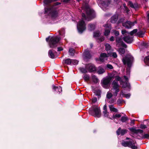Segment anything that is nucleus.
I'll return each mask as SVG.
<instances>
[{
  "instance_id": "1",
  "label": "nucleus",
  "mask_w": 149,
  "mask_h": 149,
  "mask_svg": "<svg viewBox=\"0 0 149 149\" xmlns=\"http://www.w3.org/2000/svg\"><path fill=\"white\" fill-rule=\"evenodd\" d=\"M83 7L85 9L87 16L86 17L85 14L83 13L82 15V19H86L88 21L91 19L94 13V11L89 7L87 4H85L84 6Z\"/></svg>"
},
{
  "instance_id": "2",
  "label": "nucleus",
  "mask_w": 149,
  "mask_h": 149,
  "mask_svg": "<svg viewBox=\"0 0 149 149\" xmlns=\"http://www.w3.org/2000/svg\"><path fill=\"white\" fill-rule=\"evenodd\" d=\"M45 13L47 14L53 18L58 16V12L55 6H49L45 8Z\"/></svg>"
},
{
  "instance_id": "3",
  "label": "nucleus",
  "mask_w": 149,
  "mask_h": 149,
  "mask_svg": "<svg viewBox=\"0 0 149 149\" xmlns=\"http://www.w3.org/2000/svg\"><path fill=\"white\" fill-rule=\"evenodd\" d=\"M109 56H111L114 58H116L117 57L116 53L115 52H112L111 53H108L107 54L106 53H103L100 54L99 59L101 62H104L105 60H107V58Z\"/></svg>"
},
{
  "instance_id": "4",
  "label": "nucleus",
  "mask_w": 149,
  "mask_h": 149,
  "mask_svg": "<svg viewBox=\"0 0 149 149\" xmlns=\"http://www.w3.org/2000/svg\"><path fill=\"white\" fill-rule=\"evenodd\" d=\"M89 113L95 117L99 118L101 115L100 108L97 106H94L92 107V110L89 111Z\"/></svg>"
},
{
  "instance_id": "5",
  "label": "nucleus",
  "mask_w": 149,
  "mask_h": 149,
  "mask_svg": "<svg viewBox=\"0 0 149 149\" xmlns=\"http://www.w3.org/2000/svg\"><path fill=\"white\" fill-rule=\"evenodd\" d=\"M114 77V74L112 73L109 77L104 79L102 82V86L104 88H108L112 79Z\"/></svg>"
},
{
  "instance_id": "6",
  "label": "nucleus",
  "mask_w": 149,
  "mask_h": 149,
  "mask_svg": "<svg viewBox=\"0 0 149 149\" xmlns=\"http://www.w3.org/2000/svg\"><path fill=\"white\" fill-rule=\"evenodd\" d=\"M60 38L58 36H53L50 38L49 44L50 47L53 48L56 47V44L60 40Z\"/></svg>"
},
{
  "instance_id": "7",
  "label": "nucleus",
  "mask_w": 149,
  "mask_h": 149,
  "mask_svg": "<svg viewBox=\"0 0 149 149\" xmlns=\"http://www.w3.org/2000/svg\"><path fill=\"white\" fill-rule=\"evenodd\" d=\"M112 87V90L115 91L113 93V95L116 96L117 95L119 91V85L118 83V81L114 80L111 84Z\"/></svg>"
},
{
  "instance_id": "8",
  "label": "nucleus",
  "mask_w": 149,
  "mask_h": 149,
  "mask_svg": "<svg viewBox=\"0 0 149 149\" xmlns=\"http://www.w3.org/2000/svg\"><path fill=\"white\" fill-rule=\"evenodd\" d=\"M77 28L79 33H82L86 29L85 24L84 22L82 20L80 21L77 25Z\"/></svg>"
},
{
  "instance_id": "9",
  "label": "nucleus",
  "mask_w": 149,
  "mask_h": 149,
  "mask_svg": "<svg viewBox=\"0 0 149 149\" xmlns=\"http://www.w3.org/2000/svg\"><path fill=\"white\" fill-rule=\"evenodd\" d=\"M133 58L131 56L126 57L125 58L123 59L122 61L123 63L124 64H127V66L130 67L131 66Z\"/></svg>"
},
{
  "instance_id": "10",
  "label": "nucleus",
  "mask_w": 149,
  "mask_h": 149,
  "mask_svg": "<svg viewBox=\"0 0 149 149\" xmlns=\"http://www.w3.org/2000/svg\"><path fill=\"white\" fill-rule=\"evenodd\" d=\"M116 41V46L118 47H119L120 46H122L125 47H127L126 45L124 43L121 38L120 37H117Z\"/></svg>"
},
{
  "instance_id": "11",
  "label": "nucleus",
  "mask_w": 149,
  "mask_h": 149,
  "mask_svg": "<svg viewBox=\"0 0 149 149\" xmlns=\"http://www.w3.org/2000/svg\"><path fill=\"white\" fill-rule=\"evenodd\" d=\"M136 23V21H135L134 22H131L127 21L123 23V25L127 29H130Z\"/></svg>"
},
{
  "instance_id": "12",
  "label": "nucleus",
  "mask_w": 149,
  "mask_h": 149,
  "mask_svg": "<svg viewBox=\"0 0 149 149\" xmlns=\"http://www.w3.org/2000/svg\"><path fill=\"white\" fill-rule=\"evenodd\" d=\"M104 26L105 27V32L104 33V35L105 36H107L110 33L111 29V26L110 24H105Z\"/></svg>"
},
{
  "instance_id": "13",
  "label": "nucleus",
  "mask_w": 149,
  "mask_h": 149,
  "mask_svg": "<svg viewBox=\"0 0 149 149\" xmlns=\"http://www.w3.org/2000/svg\"><path fill=\"white\" fill-rule=\"evenodd\" d=\"M86 68L88 69L89 72H94L96 70L95 66L92 64L86 65Z\"/></svg>"
},
{
  "instance_id": "14",
  "label": "nucleus",
  "mask_w": 149,
  "mask_h": 149,
  "mask_svg": "<svg viewBox=\"0 0 149 149\" xmlns=\"http://www.w3.org/2000/svg\"><path fill=\"white\" fill-rule=\"evenodd\" d=\"M136 142L132 140L128 141V147L131 148L132 149H136L137 147L136 146Z\"/></svg>"
},
{
  "instance_id": "15",
  "label": "nucleus",
  "mask_w": 149,
  "mask_h": 149,
  "mask_svg": "<svg viewBox=\"0 0 149 149\" xmlns=\"http://www.w3.org/2000/svg\"><path fill=\"white\" fill-rule=\"evenodd\" d=\"M127 130L126 129L121 130L120 127L118 128L116 131V133L118 135L121 134L123 135L127 133Z\"/></svg>"
},
{
  "instance_id": "16",
  "label": "nucleus",
  "mask_w": 149,
  "mask_h": 149,
  "mask_svg": "<svg viewBox=\"0 0 149 149\" xmlns=\"http://www.w3.org/2000/svg\"><path fill=\"white\" fill-rule=\"evenodd\" d=\"M124 40L127 43H131L133 41L132 38L130 36H126L123 38Z\"/></svg>"
},
{
  "instance_id": "17",
  "label": "nucleus",
  "mask_w": 149,
  "mask_h": 149,
  "mask_svg": "<svg viewBox=\"0 0 149 149\" xmlns=\"http://www.w3.org/2000/svg\"><path fill=\"white\" fill-rule=\"evenodd\" d=\"M131 131L136 134H142L143 132V130H136L134 128H131Z\"/></svg>"
},
{
  "instance_id": "18",
  "label": "nucleus",
  "mask_w": 149,
  "mask_h": 149,
  "mask_svg": "<svg viewBox=\"0 0 149 149\" xmlns=\"http://www.w3.org/2000/svg\"><path fill=\"white\" fill-rule=\"evenodd\" d=\"M53 89L55 91L57 92L56 89H57L58 93H60L62 91V89L61 87L59 86H56L54 85L52 86Z\"/></svg>"
},
{
  "instance_id": "19",
  "label": "nucleus",
  "mask_w": 149,
  "mask_h": 149,
  "mask_svg": "<svg viewBox=\"0 0 149 149\" xmlns=\"http://www.w3.org/2000/svg\"><path fill=\"white\" fill-rule=\"evenodd\" d=\"M55 52L54 51H52V50H50L48 52V55L49 56L52 58H55Z\"/></svg>"
},
{
  "instance_id": "20",
  "label": "nucleus",
  "mask_w": 149,
  "mask_h": 149,
  "mask_svg": "<svg viewBox=\"0 0 149 149\" xmlns=\"http://www.w3.org/2000/svg\"><path fill=\"white\" fill-rule=\"evenodd\" d=\"M84 55L87 58H90L91 57L89 51L87 49L85 50Z\"/></svg>"
},
{
  "instance_id": "21",
  "label": "nucleus",
  "mask_w": 149,
  "mask_h": 149,
  "mask_svg": "<svg viewBox=\"0 0 149 149\" xmlns=\"http://www.w3.org/2000/svg\"><path fill=\"white\" fill-rule=\"evenodd\" d=\"M118 16L117 15H114L112 16L111 19V22L113 23H115L118 19Z\"/></svg>"
},
{
  "instance_id": "22",
  "label": "nucleus",
  "mask_w": 149,
  "mask_h": 149,
  "mask_svg": "<svg viewBox=\"0 0 149 149\" xmlns=\"http://www.w3.org/2000/svg\"><path fill=\"white\" fill-rule=\"evenodd\" d=\"M128 5L131 7L134 8H137L138 7V5L136 3L133 4V3L131 1L128 2Z\"/></svg>"
},
{
  "instance_id": "23",
  "label": "nucleus",
  "mask_w": 149,
  "mask_h": 149,
  "mask_svg": "<svg viewBox=\"0 0 149 149\" xmlns=\"http://www.w3.org/2000/svg\"><path fill=\"white\" fill-rule=\"evenodd\" d=\"M109 106L110 110L111 111L113 112H117L118 111V110L117 109L114 108L113 105H109Z\"/></svg>"
},
{
  "instance_id": "24",
  "label": "nucleus",
  "mask_w": 149,
  "mask_h": 149,
  "mask_svg": "<svg viewBox=\"0 0 149 149\" xmlns=\"http://www.w3.org/2000/svg\"><path fill=\"white\" fill-rule=\"evenodd\" d=\"M72 60L70 58H68L67 59L64 60L63 61V63H65L67 64V65H70L71 64Z\"/></svg>"
},
{
  "instance_id": "25",
  "label": "nucleus",
  "mask_w": 149,
  "mask_h": 149,
  "mask_svg": "<svg viewBox=\"0 0 149 149\" xmlns=\"http://www.w3.org/2000/svg\"><path fill=\"white\" fill-rule=\"evenodd\" d=\"M126 73V75H127V76H124V77L125 78V79L126 81H127L128 79L127 77V76L128 77L130 75V70L129 69H127Z\"/></svg>"
},
{
  "instance_id": "26",
  "label": "nucleus",
  "mask_w": 149,
  "mask_h": 149,
  "mask_svg": "<svg viewBox=\"0 0 149 149\" xmlns=\"http://www.w3.org/2000/svg\"><path fill=\"white\" fill-rule=\"evenodd\" d=\"M92 79L93 81L95 83H97L99 81L98 79L95 75H93L92 76Z\"/></svg>"
},
{
  "instance_id": "27",
  "label": "nucleus",
  "mask_w": 149,
  "mask_h": 149,
  "mask_svg": "<svg viewBox=\"0 0 149 149\" xmlns=\"http://www.w3.org/2000/svg\"><path fill=\"white\" fill-rule=\"evenodd\" d=\"M105 72L104 70L102 67H99L97 71V73L99 74H101Z\"/></svg>"
},
{
  "instance_id": "28",
  "label": "nucleus",
  "mask_w": 149,
  "mask_h": 149,
  "mask_svg": "<svg viewBox=\"0 0 149 149\" xmlns=\"http://www.w3.org/2000/svg\"><path fill=\"white\" fill-rule=\"evenodd\" d=\"M110 0H108V2L105 1H103V2L102 3V6L104 8H106L108 6V4L109 3L110 1Z\"/></svg>"
},
{
  "instance_id": "29",
  "label": "nucleus",
  "mask_w": 149,
  "mask_h": 149,
  "mask_svg": "<svg viewBox=\"0 0 149 149\" xmlns=\"http://www.w3.org/2000/svg\"><path fill=\"white\" fill-rule=\"evenodd\" d=\"M87 69L86 68H80L79 70L83 73H86L87 72Z\"/></svg>"
},
{
  "instance_id": "30",
  "label": "nucleus",
  "mask_w": 149,
  "mask_h": 149,
  "mask_svg": "<svg viewBox=\"0 0 149 149\" xmlns=\"http://www.w3.org/2000/svg\"><path fill=\"white\" fill-rule=\"evenodd\" d=\"M88 28L90 31L93 30L95 28V25L93 24H89L88 25Z\"/></svg>"
},
{
  "instance_id": "31",
  "label": "nucleus",
  "mask_w": 149,
  "mask_h": 149,
  "mask_svg": "<svg viewBox=\"0 0 149 149\" xmlns=\"http://www.w3.org/2000/svg\"><path fill=\"white\" fill-rule=\"evenodd\" d=\"M69 52L70 55L71 56H73L74 53V49L73 48L70 49Z\"/></svg>"
},
{
  "instance_id": "32",
  "label": "nucleus",
  "mask_w": 149,
  "mask_h": 149,
  "mask_svg": "<svg viewBox=\"0 0 149 149\" xmlns=\"http://www.w3.org/2000/svg\"><path fill=\"white\" fill-rule=\"evenodd\" d=\"M113 96L112 94L110 92H108L107 94L106 97L107 99H110Z\"/></svg>"
},
{
  "instance_id": "33",
  "label": "nucleus",
  "mask_w": 149,
  "mask_h": 149,
  "mask_svg": "<svg viewBox=\"0 0 149 149\" xmlns=\"http://www.w3.org/2000/svg\"><path fill=\"white\" fill-rule=\"evenodd\" d=\"M144 61L146 63H147L149 65V55L145 58Z\"/></svg>"
},
{
  "instance_id": "34",
  "label": "nucleus",
  "mask_w": 149,
  "mask_h": 149,
  "mask_svg": "<svg viewBox=\"0 0 149 149\" xmlns=\"http://www.w3.org/2000/svg\"><path fill=\"white\" fill-rule=\"evenodd\" d=\"M128 120L127 117L126 116H123L121 117V120L123 122H125Z\"/></svg>"
},
{
  "instance_id": "35",
  "label": "nucleus",
  "mask_w": 149,
  "mask_h": 149,
  "mask_svg": "<svg viewBox=\"0 0 149 149\" xmlns=\"http://www.w3.org/2000/svg\"><path fill=\"white\" fill-rule=\"evenodd\" d=\"M118 51L121 54H124L125 53V49L123 48H121L119 49Z\"/></svg>"
},
{
  "instance_id": "36",
  "label": "nucleus",
  "mask_w": 149,
  "mask_h": 149,
  "mask_svg": "<svg viewBox=\"0 0 149 149\" xmlns=\"http://www.w3.org/2000/svg\"><path fill=\"white\" fill-rule=\"evenodd\" d=\"M105 46L106 50L107 51H108V50H110L111 47L109 44H106L105 45Z\"/></svg>"
},
{
  "instance_id": "37",
  "label": "nucleus",
  "mask_w": 149,
  "mask_h": 149,
  "mask_svg": "<svg viewBox=\"0 0 149 149\" xmlns=\"http://www.w3.org/2000/svg\"><path fill=\"white\" fill-rule=\"evenodd\" d=\"M83 78L85 81H87L89 79V76L87 74H85L83 77Z\"/></svg>"
},
{
  "instance_id": "38",
  "label": "nucleus",
  "mask_w": 149,
  "mask_h": 149,
  "mask_svg": "<svg viewBox=\"0 0 149 149\" xmlns=\"http://www.w3.org/2000/svg\"><path fill=\"white\" fill-rule=\"evenodd\" d=\"M137 29H135L133 30L132 31H131V32H130V33H129V34L131 35H133L136 32H137Z\"/></svg>"
},
{
  "instance_id": "39",
  "label": "nucleus",
  "mask_w": 149,
  "mask_h": 149,
  "mask_svg": "<svg viewBox=\"0 0 149 149\" xmlns=\"http://www.w3.org/2000/svg\"><path fill=\"white\" fill-rule=\"evenodd\" d=\"M78 61L76 60H72L71 64L73 65H76L78 63Z\"/></svg>"
},
{
  "instance_id": "40",
  "label": "nucleus",
  "mask_w": 149,
  "mask_h": 149,
  "mask_svg": "<svg viewBox=\"0 0 149 149\" xmlns=\"http://www.w3.org/2000/svg\"><path fill=\"white\" fill-rule=\"evenodd\" d=\"M122 146L124 147H128V141H124L122 143Z\"/></svg>"
},
{
  "instance_id": "41",
  "label": "nucleus",
  "mask_w": 149,
  "mask_h": 149,
  "mask_svg": "<svg viewBox=\"0 0 149 149\" xmlns=\"http://www.w3.org/2000/svg\"><path fill=\"white\" fill-rule=\"evenodd\" d=\"M100 35V33L99 31H97L95 32L94 33V37H98Z\"/></svg>"
},
{
  "instance_id": "42",
  "label": "nucleus",
  "mask_w": 149,
  "mask_h": 149,
  "mask_svg": "<svg viewBox=\"0 0 149 149\" xmlns=\"http://www.w3.org/2000/svg\"><path fill=\"white\" fill-rule=\"evenodd\" d=\"M144 33V32L141 31H139L138 32V34L139 37H142V35H143Z\"/></svg>"
},
{
  "instance_id": "43",
  "label": "nucleus",
  "mask_w": 149,
  "mask_h": 149,
  "mask_svg": "<svg viewBox=\"0 0 149 149\" xmlns=\"http://www.w3.org/2000/svg\"><path fill=\"white\" fill-rule=\"evenodd\" d=\"M112 32L116 36H118L119 35V32L117 31L113 30Z\"/></svg>"
},
{
  "instance_id": "44",
  "label": "nucleus",
  "mask_w": 149,
  "mask_h": 149,
  "mask_svg": "<svg viewBox=\"0 0 149 149\" xmlns=\"http://www.w3.org/2000/svg\"><path fill=\"white\" fill-rule=\"evenodd\" d=\"M116 100V99H111L109 101V103L110 104L113 103L115 102Z\"/></svg>"
},
{
  "instance_id": "45",
  "label": "nucleus",
  "mask_w": 149,
  "mask_h": 149,
  "mask_svg": "<svg viewBox=\"0 0 149 149\" xmlns=\"http://www.w3.org/2000/svg\"><path fill=\"white\" fill-rule=\"evenodd\" d=\"M103 113L104 116L108 117V112L107 111H103Z\"/></svg>"
},
{
  "instance_id": "46",
  "label": "nucleus",
  "mask_w": 149,
  "mask_h": 149,
  "mask_svg": "<svg viewBox=\"0 0 149 149\" xmlns=\"http://www.w3.org/2000/svg\"><path fill=\"white\" fill-rule=\"evenodd\" d=\"M107 67L108 69H112L113 68V66L111 64H108L107 65Z\"/></svg>"
},
{
  "instance_id": "47",
  "label": "nucleus",
  "mask_w": 149,
  "mask_h": 149,
  "mask_svg": "<svg viewBox=\"0 0 149 149\" xmlns=\"http://www.w3.org/2000/svg\"><path fill=\"white\" fill-rule=\"evenodd\" d=\"M121 115L120 114H116L115 115L113 116V118H119L120 117Z\"/></svg>"
},
{
  "instance_id": "48",
  "label": "nucleus",
  "mask_w": 149,
  "mask_h": 149,
  "mask_svg": "<svg viewBox=\"0 0 149 149\" xmlns=\"http://www.w3.org/2000/svg\"><path fill=\"white\" fill-rule=\"evenodd\" d=\"M123 95H124V96L126 97L127 98H129L130 96V93Z\"/></svg>"
},
{
  "instance_id": "49",
  "label": "nucleus",
  "mask_w": 149,
  "mask_h": 149,
  "mask_svg": "<svg viewBox=\"0 0 149 149\" xmlns=\"http://www.w3.org/2000/svg\"><path fill=\"white\" fill-rule=\"evenodd\" d=\"M147 127L145 125H140V128L142 129H144Z\"/></svg>"
},
{
  "instance_id": "50",
  "label": "nucleus",
  "mask_w": 149,
  "mask_h": 149,
  "mask_svg": "<svg viewBox=\"0 0 149 149\" xmlns=\"http://www.w3.org/2000/svg\"><path fill=\"white\" fill-rule=\"evenodd\" d=\"M149 136V135L148 134H145L143 136V138H148Z\"/></svg>"
},
{
  "instance_id": "51",
  "label": "nucleus",
  "mask_w": 149,
  "mask_h": 149,
  "mask_svg": "<svg viewBox=\"0 0 149 149\" xmlns=\"http://www.w3.org/2000/svg\"><path fill=\"white\" fill-rule=\"evenodd\" d=\"M122 34H124L125 33L129 34V33L127 32L125 30H123L122 31Z\"/></svg>"
},
{
  "instance_id": "52",
  "label": "nucleus",
  "mask_w": 149,
  "mask_h": 149,
  "mask_svg": "<svg viewBox=\"0 0 149 149\" xmlns=\"http://www.w3.org/2000/svg\"><path fill=\"white\" fill-rule=\"evenodd\" d=\"M115 78L116 80V81H120V78L119 76H116L115 77Z\"/></svg>"
},
{
  "instance_id": "53",
  "label": "nucleus",
  "mask_w": 149,
  "mask_h": 149,
  "mask_svg": "<svg viewBox=\"0 0 149 149\" xmlns=\"http://www.w3.org/2000/svg\"><path fill=\"white\" fill-rule=\"evenodd\" d=\"M104 40V38L103 37H102L100 38L99 39V42H101L103 41Z\"/></svg>"
},
{
  "instance_id": "54",
  "label": "nucleus",
  "mask_w": 149,
  "mask_h": 149,
  "mask_svg": "<svg viewBox=\"0 0 149 149\" xmlns=\"http://www.w3.org/2000/svg\"><path fill=\"white\" fill-rule=\"evenodd\" d=\"M107 106L106 104H105L104 106V107H103L104 111H107Z\"/></svg>"
},
{
  "instance_id": "55",
  "label": "nucleus",
  "mask_w": 149,
  "mask_h": 149,
  "mask_svg": "<svg viewBox=\"0 0 149 149\" xmlns=\"http://www.w3.org/2000/svg\"><path fill=\"white\" fill-rule=\"evenodd\" d=\"M92 102H96L97 101V99L96 98H93L92 99Z\"/></svg>"
},
{
  "instance_id": "56",
  "label": "nucleus",
  "mask_w": 149,
  "mask_h": 149,
  "mask_svg": "<svg viewBox=\"0 0 149 149\" xmlns=\"http://www.w3.org/2000/svg\"><path fill=\"white\" fill-rule=\"evenodd\" d=\"M110 40L111 41H113L114 40V37L113 36H111L110 39Z\"/></svg>"
},
{
  "instance_id": "57",
  "label": "nucleus",
  "mask_w": 149,
  "mask_h": 149,
  "mask_svg": "<svg viewBox=\"0 0 149 149\" xmlns=\"http://www.w3.org/2000/svg\"><path fill=\"white\" fill-rule=\"evenodd\" d=\"M63 50V49L61 47H58V51H61Z\"/></svg>"
},
{
  "instance_id": "58",
  "label": "nucleus",
  "mask_w": 149,
  "mask_h": 149,
  "mask_svg": "<svg viewBox=\"0 0 149 149\" xmlns=\"http://www.w3.org/2000/svg\"><path fill=\"white\" fill-rule=\"evenodd\" d=\"M124 20V19H120L118 22V23H120L121 22H122Z\"/></svg>"
},
{
  "instance_id": "59",
  "label": "nucleus",
  "mask_w": 149,
  "mask_h": 149,
  "mask_svg": "<svg viewBox=\"0 0 149 149\" xmlns=\"http://www.w3.org/2000/svg\"><path fill=\"white\" fill-rule=\"evenodd\" d=\"M134 121H135V120H132L131 121V124L132 125L134 124Z\"/></svg>"
},
{
  "instance_id": "60",
  "label": "nucleus",
  "mask_w": 149,
  "mask_h": 149,
  "mask_svg": "<svg viewBox=\"0 0 149 149\" xmlns=\"http://www.w3.org/2000/svg\"><path fill=\"white\" fill-rule=\"evenodd\" d=\"M49 37L48 38H46V40L47 42H48L49 41Z\"/></svg>"
},
{
  "instance_id": "61",
  "label": "nucleus",
  "mask_w": 149,
  "mask_h": 149,
  "mask_svg": "<svg viewBox=\"0 0 149 149\" xmlns=\"http://www.w3.org/2000/svg\"><path fill=\"white\" fill-rule=\"evenodd\" d=\"M70 0H63V1L65 2H68Z\"/></svg>"
},
{
  "instance_id": "62",
  "label": "nucleus",
  "mask_w": 149,
  "mask_h": 149,
  "mask_svg": "<svg viewBox=\"0 0 149 149\" xmlns=\"http://www.w3.org/2000/svg\"><path fill=\"white\" fill-rule=\"evenodd\" d=\"M123 6H124V7L125 8H126V4H123Z\"/></svg>"
},
{
  "instance_id": "63",
  "label": "nucleus",
  "mask_w": 149,
  "mask_h": 149,
  "mask_svg": "<svg viewBox=\"0 0 149 149\" xmlns=\"http://www.w3.org/2000/svg\"><path fill=\"white\" fill-rule=\"evenodd\" d=\"M90 46H91V47L92 48L93 46V45L92 44H91Z\"/></svg>"
},
{
  "instance_id": "64",
  "label": "nucleus",
  "mask_w": 149,
  "mask_h": 149,
  "mask_svg": "<svg viewBox=\"0 0 149 149\" xmlns=\"http://www.w3.org/2000/svg\"><path fill=\"white\" fill-rule=\"evenodd\" d=\"M130 139L129 138H128V137H127L126 138V139Z\"/></svg>"
}]
</instances>
